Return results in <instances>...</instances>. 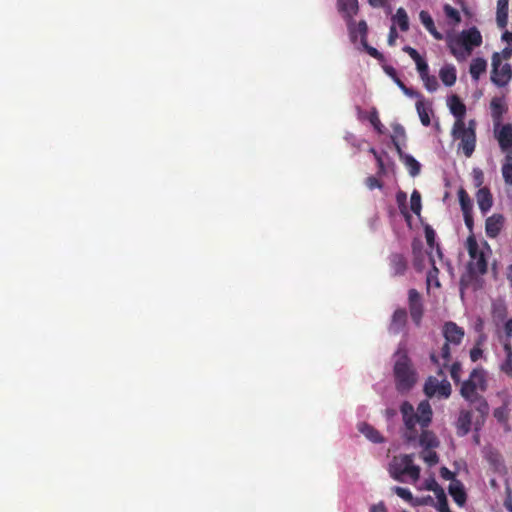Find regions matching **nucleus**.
Masks as SVG:
<instances>
[{"mask_svg": "<svg viewBox=\"0 0 512 512\" xmlns=\"http://www.w3.org/2000/svg\"><path fill=\"white\" fill-rule=\"evenodd\" d=\"M483 326H484L483 320L481 318H479V317L476 318V320L474 321V324H473L474 330L477 333H481L482 330H483Z\"/></svg>", "mask_w": 512, "mask_h": 512, "instance_id": "338daca9", "label": "nucleus"}, {"mask_svg": "<svg viewBox=\"0 0 512 512\" xmlns=\"http://www.w3.org/2000/svg\"><path fill=\"white\" fill-rule=\"evenodd\" d=\"M482 44V35L476 27L462 30L447 37V46L457 61H465Z\"/></svg>", "mask_w": 512, "mask_h": 512, "instance_id": "7ed1b4c3", "label": "nucleus"}, {"mask_svg": "<svg viewBox=\"0 0 512 512\" xmlns=\"http://www.w3.org/2000/svg\"><path fill=\"white\" fill-rule=\"evenodd\" d=\"M476 200L480 211L486 214L492 207V195L488 188H480L476 193Z\"/></svg>", "mask_w": 512, "mask_h": 512, "instance_id": "a211bd4d", "label": "nucleus"}, {"mask_svg": "<svg viewBox=\"0 0 512 512\" xmlns=\"http://www.w3.org/2000/svg\"><path fill=\"white\" fill-rule=\"evenodd\" d=\"M390 267L394 275H403L407 269V261L401 254H392L390 256Z\"/></svg>", "mask_w": 512, "mask_h": 512, "instance_id": "4be33fe9", "label": "nucleus"}, {"mask_svg": "<svg viewBox=\"0 0 512 512\" xmlns=\"http://www.w3.org/2000/svg\"><path fill=\"white\" fill-rule=\"evenodd\" d=\"M392 491L402 498L403 500L407 501L411 505H413L414 497L411 493V491L408 488L400 487V486H394L392 488Z\"/></svg>", "mask_w": 512, "mask_h": 512, "instance_id": "a19ab883", "label": "nucleus"}, {"mask_svg": "<svg viewBox=\"0 0 512 512\" xmlns=\"http://www.w3.org/2000/svg\"><path fill=\"white\" fill-rule=\"evenodd\" d=\"M488 388L487 373L481 368H475L460 388L461 396L477 412L474 421L475 430H479L489 414V404L483 397Z\"/></svg>", "mask_w": 512, "mask_h": 512, "instance_id": "f03ea898", "label": "nucleus"}, {"mask_svg": "<svg viewBox=\"0 0 512 512\" xmlns=\"http://www.w3.org/2000/svg\"><path fill=\"white\" fill-rule=\"evenodd\" d=\"M404 162L411 176H416L420 172V163L411 155H405Z\"/></svg>", "mask_w": 512, "mask_h": 512, "instance_id": "4c0bfd02", "label": "nucleus"}, {"mask_svg": "<svg viewBox=\"0 0 512 512\" xmlns=\"http://www.w3.org/2000/svg\"><path fill=\"white\" fill-rule=\"evenodd\" d=\"M419 18L423 26L433 35V37L437 40H442L443 35L437 31L434 21L431 15L427 11H421L419 13Z\"/></svg>", "mask_w": 512, "mask_h": 512, "instance_id": "b1692460", "label": "nucleus"}, {"mask_svg": "<svg viewBox=\"0 0 512 512\" xmlns=\"http://www.w3.org/2000/svg\"><path fill=\"white\" fill-rule=\"evenodd\" d=\"M403 93L411 98H417L418 100L423 99L422 95L419 92L408 87L404 89Z\"/></svg>", "mask_w": 512, "mask_h": 512, "instance_id": "680f3d73", "label": "nucleus"}, {"mask_svg": "<svg viewBox=\"0 0 512 512\" xmlns=\"http://www.w3.org/2000/svg\"><path fill=\"white\" fill-rule=\"evenodd\" d=\"M494 135L505 155L512 153V124H494Z\"/></svg>", "mask_w": 512, "mask_h": 512, "instance_id": "f8f14e48", "label": "nucleus"}, {"mask_svg": "<svg viewBox=\"0 0 512 512\" xmlns=\"http://www.w3.org/2000/svg\"><path fill=\"white\" fill-rule=\"evenodd\" d=\"M428 263L431 265V269L427 273V285L428 287H430L431 285L439 287L440 282L438 280V268L436 266V260L433 254L429 255Z\"/></svg>", "mask_w": 512, "mask_h": 512, "instance_id": "cd10ccee", "label": "nucleus"}, {"mask_svg": "<svg viewBox=\"0 0 512 512\" xmlns=\"http://www.w3.org/2000/svg\"><path fill=\"white\" fill-rule=\"evenodd\" d=\"M366 185L367 187L370 189V190H373L375 188H379L381 189L382 188V184L381 182L377 179V177L375 176H369L367 179H366Z\"/></svg>", "mask_w": 512, "mask_h": 512, "instance_id": "864d4df0", "label": "nucleus"}, {"mask_svg": "<svg viewBox=\"0 0 512 512\" xmlns=\"http://www.w3.org/2000/svg\"><path fill=\"white\" fill-rule=\"evenodd\" d=\"M501 54V60L502 59H509L511 56H512V47L511 46H507L505 47L501 52H499Z\"/></svg>", "mask_w": 512, "mask_h": 512, "instance_id": "69168bd1", "label": "nucleus"}, {"mask_svg": "<svg viewBox=\"0 0 512 512\" xmlns=\"http://www.w3.org/2000/svg\"><path fill=\"white\" fill-rule=\"evenodd\" d=\"M496 21L500 28H505L508 21V0H497Z\"/></svg>", "mask_w": 512, "mask_h": 512, "instance_id": "a878e982", "label": "nucleus"}, {"mask_svg": "<svg viewBox=\"0 0 512 512\" xmlns=\"http://www.w3.org/2000/svg\"><path fill=\"white\" fill-rule=\"evenodd\" d=\"M433 498L431 496H426L422 498H414L413 505L412 506H422V505H428L433 504Z\"/></svg>", "mask_w": 512, "mask_h": 512, "instance_id": "5fc2aeb1", "label": "nucleus"}, {"mask_svg": "<svg viewBox=\"0 0 512 512\" xmlns=\"http://www.w3.org/2000/svg\"><path fill=\"white\" fill-rule=\"evenodd\" d=\"M393 131H394V136L392 137V141H393L394 145L396 146L397 150L400 151V147L397 142V138H404L405 130L401 125L397 124L393 127Z\"/></svg>", "mask_w": 512, "mask_h": 512, "instance_id": "09e8293b", "label": "nucleus"}, {"mask_svg": "<svg viewBox=\"0 0 512 512\" xmlns=\"http://www.w3.org/2000/svg\"><path fill=\"white\" fill-rule=\"evenodd\" d=\"M448 105L451 113L456 117V121L464 120L466 107L457 96H451L448 99Z\"/></svg>", "mask_w": 512, "mask_h": 512, "instance_id": "5701e85b", "label": "nucleus"}, {"mask_svg": "<svg viewBox=\"0 0 512 512\" xmlns=\"http://www.w3.org/2000/svg\"><path fill=\"white\" fill-rule=\"evenodd\" d=\"M487 61L484 58L477 57L471 61L469 73L474 81H478L480 76L486 72Z\"/></svg>", "mask_w": 512, "mask_h": 512, "instance_id": "aec40b11", "label": "nucleus"}, {"mask_svg": "<svg viewBox=\"0 0 512 512\" xmlns=\"http://www.w3.org/2000/svg\"><path fill=\"white\" fill-rule=\"evenodd\" d=\"M448 491L457 505H459L460 507L465 505L467 500V494L465 492L463 484L459 480L451 482Z\"/></svg>", "mask_w": 512, "mask_h": 512, "instance_id": "f3484780", "label": "nucleus"}, {"mask_svg": "<svg viewBox=\"0 0 512 512\" xmlns=\"http://www.w3.org/2000/svg\"><path fill=\"white\" fill-rule=\"evenodd\" d=\"M359 431L373 443L384 442V438L381 436L379 431L367 423H361L359 425Z\"/></svg>", "mask_w": 512, "mask_h": 512, "instance_id": "393cba45", "label": "nucleus"}, {"mask_svg": "<svg viewBox=\"0 0 512 512\" xmlns=\"http://www.w3.org/2000/svg\"><path fill=\"white\" fill-rule=\"evenodd\" d=\"M403 51L406 52L413 60H418L420 54L416 51V49L410 46H404Z\"/></svg>", "mask_w": 512, "mask_h": 512, "instance_id": "052dcab7", "label": "nucleus"}, {"mask_svg": "<svg viewBox=\"0 0 512 512\" xmlns=\"http://www.w3.org/2000/svg\"><path fill=\"white\" fill-rule=\"evenodd\" d=\"M471 424L472 411L462 409L456 422L457 435L461 437L467 435L471 430Z\"/></svg>", "mask_w": 512, "mask_h": 512, "instance_id": "2eb2a0df", "label": "nucleus"}, {"mask_svg": "<svg viewBox=\"0 0 512 512\" xmlns=\"http://www.w3.org/2000/svg\"><path fill=\"white\" fill-rule=\"evenodd\" d=\"M416 110L422 125L428 127L431 124L430 115L432 114L430 103L420 99L416 103Z\"/></svg>", "mask_w": 512, "mask_h": 512, "instance_id": "6ab92c4d", "label": "nucleus"}, {"mask_svg": "<svg viewBox=\"0 0 512 512\" xmlns=\"http://www.w3.org/2000/svg\"><path fill=\"white\" fill-rule=\"evenodd\" d=\"M425 237H426V241H427V244L428 246L433 250L434 248H436V255L438 256L439 260L441 261L442 260V252L440 250V247L439 245H436L435 244V239H436V233L435 231L427 226L425 228Z\"/></svg>", "mask_w": 512, "mask_h": 512, "instance_id": "c9c22d12", "label": "nucleus"}, {"mask_svg": "<svg viewBox=\"0 0 512 512\" xmlns=\"http://www.w3.org/2000/svg\"><path fill=\"white\" fill-rule=\"evenodd\" d=\"M503 505L508 512H512V489L508 480L505 483V499Z\"/></svg>", "mask_w": 512, "mask_h": 512, "instance_id": "a18cd8bd", "label": "nucleus"}, {"mask_svg": "<svg viewBox=\"0 0 512 512\" xmlns=\"http://www.w3.org/2000/svg\"><path fill=\"white\" fill-rule=\"evenodd\" d=\"M440 475L445 480H450L451 482L456 481L455 474L450 471L447 467H442L440 469Z\"/></svg>", "mask_w": 512, "mask_h": 512, "instance_id": "6e6d98bb", "label": "nucleus"}, {"mask_svg": "<svg viewBox=\"0 0 512 512\" xmlns=\"http://www.w3.org/2000/svg\"><path fill=\"white\" fill-rule=\"evenodd\" d=\"M338 7L346 17L351 18L357 12L358 0H338Z\"/></svg>", "mask_w": 512, "mask_h": 512, "instance_id": "c756f323", "label": "nucleus"}, {"mask_svg": "<svg viewBox=\"0 0 512 512\" xmlns=\"http://www.w3.org/2000/svg\"><path fill=\"white\" fill-rule=\"evenodd\" d=\"M434 484L436 488L429 487V490H432L436 493L437 503L435 506L437 510L439 512H451L444 490L437 483Z\"/></svg>", "mask_w": 512, "mask_h": 512, "instance_id": "bb28decb", "label": "nucleus"}, {"mask_svg": "<svg viewBox=\"0 0 512 512\" xmlns=\"http://www.w3.org/2000/svg\"><path fill=\"white\" fill-rule=\"evenodd\" d=\"M465 247L469 254L468 270L472 275H482L487 271V261L491 255V248L487 242H478L474 235H470Z\"/></svg>", "mask_w": 512, "mask_h": 512, "instance_id": "20e7f679", "label": "nucleus"}, {"mask_svg": "<svg viewBox=\"0 0 512 512\" xmlns=\"http://www.w3.org/2000/svg\"><path fill=\"white\" fill-rule=\"evenodd\" d=\"M421 80L423 81L425 88L429 92H435L439 87L438 81L436 77L433 75L427 74L421 77Z\"/></svg>", "mask_w": 512, "mask_h": 512, "instance_id": "79ce46f5", "label": "nucleus"}, {"mask_svg": "<svg viewBox=\"0 0 512 512\" xmlns=\"http://www.w3.org/2000/svg\"><path fill=\"white\" fill-rule=\"evenodd\" d=\"M504 217L501 214H493L485 222V232L490 238H495L501 232L504 226Z\"/></svg>", "mask_w": 512, "mask_h": 512, "instance_id": "ddd939ff", "label": "nucleus"}, {"mask_svg": "<svg viewBox=\"0 0 512 512\" xmlns=\"http://www.w3.org/2000/svg\"><path fill=\"white\" fill-rule=\"evenodd\" d=\"M502 176L506 184L512 185V153L505 155V161L502 165Z\"/></svg>", "mask_w": 512, "mask_h": 512, "instance_id": "2f4dec72", "label": "nucleus"}, {"mask_svg": "<svg viewBox=\"0 0 512 512\" xmlns=\"http://www.w3.org/2000/svg\"><path fill=\"white\" fill-rule=\"evenodd\" d=\"M394 376L396 389L401 392H408L417 381V373L407 354H403L394 365Z\"/></svg>", "mask_w": 512, "mask_h": 512, "instance_id": "0eeeda50", "label": "nucleus"}, {"mask_svg": "<svg viewBox=\"0 0 512 512\" xmlns=\"http://www.w3.org/2000/svg\"><path fill=\"white\" fill-rule=\"evenodd\" d=\"M378 165V175L381 176L386 173L385 164L382 160L381 156H377V159H375Z\"/></svg>", "mask_w": 512, "mask_h": 512, "instance_id": "0e129e2a", "label": "nucleus"}, {"mask_svg": "<svg viewBox=\"0 0 512 512\" xmlns=\"http://www.w3.org/2000/svg\"><path fill=\"white\" fill-rule=\"evenodd\" d=\"M358 31L360 33V48L364 49L370 56L380 59L382 57L381 53L367 44L368 26L364 20L358 23Z\"/></svg>", "mask_w": 512, "mask_h": 512, "instance_id": "4468645a", "label": "nucleus"}, {"mask_svg": "<svg viewBox=\"0 0 512 512\" xmlns=\"http://www.w3.org/2000/svg\"><path fill=\"white\" fill-rule=\"evenodd\" d=\"M473 183L475 187H481L484 181V175L481 169L474 168L472 171Z\"/></svg>", "mask_w": 512, "mask_h": 512, "instance_id": "8fccbe9b", "label": "nucleus"}, {"mask_svg": "<svg viewBox=\"0 0 512 512\" xmlns=\"http://www.w3.org/2000/svg\"><path fill=\"white\" fill-rule=\"evenodd\" d=\"M443 334L446 340L443 352H448L451 346L454 348L461 343L464 337V330L454 322H447L444 325Z\"/></svg>", "mask_w": 512, "mask_h": 512, "instance_id": "9b49d317", "label": "nucleus"}, {"mask_svg": "<svg viewBox=\"0 0 512 512\" xmlns=\"http://www.w3.org/2000/svg\"><path fill=\"white\" fill-rule=\"evenodd\" d=\"M443 10L446 18L449 20V23L452 26H456L461 22V15L459 11L453 8L451 5L445 4L443 6Z\"/></svg>", "mask_w": 512, "mask_h": 512, "instance_id": "f704fd0d", "label": "nucleus"}, {"mask_svg": "<svg viewBox=\"0 0 512 512\" xmlns=\"http://www.w3.org/2000/svg\"><path fill=\"white\" fill-rule=\"evenodd\" d=\"M390 476L399 482H405L408 477L412 483L420 478V467L414 464L412 454L394 456L389 464Z\"/></svg>", "mask_w": 512, "mask_h": 512, "instance_id": "39448f33", "label": "nucleus"}, {"mask_svg": "<svg viewBox=\"0 0 512 512\" xmlns=\"http://www.w3.org/2000/svg\"><path fill=\"white\" fill-rule=\"evenodd\" d=\"M408 301L409 304L422 302L420 294L415 289L409 290Z\"/></svg>", "mask_w": 512, "mask_h": 512, "instance_id": "4d7b16f0", "label": "nucleus"}, {"mask_svg": "<svg viewBox=\"0 0 512 512\" xmlns=\"http://www.w3.org/2000/svg\"><path fill=\"white\" fill-rule=\"evenodd\" d=\"M491 114L495 123H500L502 115L506 112V107L502 99L494 98L491 101Z\"/></svg>", "mask_w": 512, "mask_h": 512, "instance_id": "c85d7f7f", "label": "nucleus"}, {"mask_svg": "<svg viewBox=\"0 0 512 512\" xmlns=\"http://www.w3.org/2000/svg\"><path fill=\"white\" fill-rule=\"evenodd\" d=\"M491 82L497 87H505L512 80V67L508 63L501 62V54L494 52L492 55Z\"/></svg>", "mask_w": 512, "mask_h": 512, "instance_id": "6e6552de", "label": "nucleus"}, {"mask_svg": "<svg viewBox=\"0 0 512 512\" xmlns=\"http://www.w3.org/2000/svg\"><path fill=\"white\" fill-rule=\"evenodd\" d=\"M409 310L412 320L416 325H419L423 315L422 302L409 304Z\"/></svg>", "mask_w": 512, "mask_h": 512, "instance_id": "e433bc0d", "label": "nucleus"}, {"mask_svg": "<svg viewBox=\"0 0 512 512\" xmlns=\"http://www.w3.org/2000/svg\"><path fill=\"white\" fill-rule=\"evenodd\" d=\"M488 461L495 467V469H499L500 467H504L501 456L498 453L491 452L488 455Z\"/></svg>", "mask_w": 512, "mask_h": 512, "instance_id": "3c124183", "label": "nucleus"}, {"mask_svg": "<svg viewBox=\"0 0 512 512\" xmlns=\"http://www.w3.org/2000/svg\"><path fill=\"white\" fill-rule=\"evenodd\" d=\"M393 21L399 25L402 31L409 29V19L404 8L397 9L396 14L393 16Z\"/></svg>", "mask_w": 512, "mask_h": 512, "instance_id": "72a5a7b5", "label": "nucleus"}, {"mask_svg": "<svg viewBox=\"0 0 512 512\" xmlns=\"http://www.w3.org/2000/svg\"><path fill=\"white\" fill-rule=\"evenodd\" d=\"M439 77L444 85H454L457 79L455 66L452 64H445L439 71Z\"/></svg>", "mask_w": 512, "mask_h": 512, "instance_id": "412c9836", "label": "nucleus"}, {"mask_svg": "<svg viewBox=\"0 0 512 512\" xmlns=\"http://www.w3.org/2000/svg\"><path fill=\"white\" fill-rule=\"evenodd\" d=\"M410 204H411V210L415 214H420V210H421V195H420V193L418 191L414 190L413 193L411 194Z\"/></svg>", "mask_w": 512, "mask_h": 512, "instance_id": "37998d69", "label": "nucleus"}, {"mask_svg": "<svg viewBox=\"0 0 512 512\" xmlns=\"http://www.w3.org/2000/svg\"><path fill=\"white\" fill-rule=\"evenodd\" d=\"M348 31L351 42L360 49V33L358 31V24L356 25L352 20L348 21Z\"/></svg>", "mask_w": 512, "mask_h": 512, "instance_id": "58836bf2", "label": "nucleus"}, {"mask_svg": "<svg viewBox=\"0 0 512 512\" xmlns=\"http://www.w3.org/2000/svg\"><path fill=\"white\" fill-rule=\"evenodd\" d=\"M431 360L439 365L438 374L440 376H445V369L449 370L450 376L455 383L460 381L461 376V364L459 362H453L449 366L450 356L451 354H430Z\"/></svg>", "mask_w": 512, "mask_h": 512, "instance_id": "9d476101", "label": "nucleus"}, {"mask_svg": "<svg viewBox=\"0 0 512 512\" xmlns=\"http://www.w3.org/2000/svg\"><path fill=\"white\" fill-rule=\"evenodd\" d=\"M397 37H398V33L396 31L395 26H391L390 31H389V35H388V44L390 46L395 45Z\"/></svg>", "mask_w": 512, "mask_h": 512, "instance_id": "bf43d9fd", "label": "nucleus"}, {"mask_svg": "<svg viewBox=\"0 0 512 512\" xmlns=\"http://www.w3.org/2000/svg\"><path fill=\"white\" fill-rule=\"evenodd\" d=\"M370 512H388L384 502H379L370 507Z\"/></svg>", "mask_w": 512, "mask_h": 512, "instance_id": "e2e57ef3", "label": "nucleus"}, {"mask_svg": "<svg viewBox=\"0 0 512 512\" xmlns=\"http://www.w3.org/2000/svg\"><path fill=\"white\" fill-rule=\"evenodd\" d=\"M407 322V313L405 309H397L394 311L388 330L391 334L400 333Z\"/></svg>", "mask_w": 512, "mask_h": 512, "instance_id": "dca6fc26", "label": "nucleus"}, {"mask_svg": "<svg viewBox=\"0 0 512 512\" xmlns=\"http://www.w3.org/2000/svg\"><path fill=\"white\" fill-rule=\"evenodd\" d=\"M431 449L432 448L423 449V451L421 452V458L429 466H434L438 463L439 457H438L437 453Z\"/></svg>", "mask_w": 512, "mask_h": 512, "instance_id": "ea45409f", "label": "nucleus"}, {"mask_svg": "<svg viewBox=\"0 0 512 512\" xmlns=\"http://www.w3.org/2000/svg\"><path fill=\"white\" fill-rule=\"evenodd\" d=\"M368 119L377 132L383 133L384 126L381 124L378 113L375 109L370 113Z\"/></svg>", "mask_w": 512, "mask_h": 512, "instance_id": "de8ad7c7", "label": "nucleus"}, {"mask_svg": "<svg viewBox=\"0 0 512 512\" xmlns=\"http://www.w3.org/2000/svg\"><path fill=\"white\" fill-rule=\"evenodd\" d=\"M431 253L426 255L422 252L421 248H418L417 245L413 244V255H414V267L418 271H422L426 268L425 261L428 262V257Z\"/></svg>", "mask_w": 512, "mask_h": 512, "instance_id": "7c9ffc66", "label": "nucleus"}, {"mask_svg": "<svg viewBox=\"0 0 512 512\" xmlns=\"http://www.w3.org/2000/svg\"><path fill=\"white\" fill-rule=\"evenodd\" d=\"M494 417L499 422H506L508 419V411L506 407H499L494 410Z\"/></svg>", "mask_w": 512, "mask_h": 512, "instance_id": "603ef678", "label": "nucleus"}, {"mask_svg": "<svg viewBox=\"0 0 512 512\" xmlns=\"http://www.w3.org/2000/svg\"><path fill=\"white\" fill-rule=\"evenodd\" d=\"M405 432L404 438L407 442H414L417 439L424 449L435 448L439 441L433 432L427 430L432 421V408L428 400L419 403L417 411L408 401H404L400 406Z\"/></svg>", "mask_w": 512, "mask_h": 512, "instance_id": "f257e3e1", "label": "nucleus"}, {"mask_svg": "<svg viewBox=\"0 0 512 512\" xmlns=\"http://www.w3.org/2000/svg\"><path fill=\"white\" fill-rule=\"evenodd\" d=\"M459 203L463 214L471 213L473 208L472 200L464 189L458 191Z\"/></svg>", "mask_w": 512, "mask_h": 512, "instance_id": "473e14b6", "label": "nucleus"}, {"mask_svg": "<svg viewBox=\"0 0 512 512\" xmlns=\"http://www.w3.org/2000/svg\"><path fill=\"white\" fill-rule=\"evenodd\" d=\"M442 377L443 378L439 380L436 377L430 376L426 380L424 385V393L429 398L434 396L439 398H448L451 395V385L445 376Z\"/></svg>", "mask_w": 512, "mask_h": 512, "instance_id": "1a4fd4ad", "label": "nucleus"}, {"mask_svg": "<svg viewBox=\"0 0 512 512\" xmlns=\"http://www.w3.org/2000/svg\"><path fill=\"white\" fill-rule=\"evenodd\" d=\"M414 62L416 64V68L420 75V78L429 74V66L423 57L420 56L418 60H414Z\"/></svg>", "mask_w": 512, "mask_h": 512, "instance_id": "49530a36", "label": "nucleus"}, {"mask_svg": "<svg viewBox=\"0 0 512 512\" xmlns=\"http://www.w3.org/2000/svg\"><path fill=\"white\" fill-rule=\"evenodd\" d=\"M506 315V307L502 302H495L493 304V316L495 319L503 320Z\"/></svg>", "mask_w": 512, "mask_h": 512, "instance_id": "c03bdc74", "label": "nucleus"}, {"mask_svg": "<svg viewBox=\"0 0 512 512\" xmlns=\"http://www.w3.org/2000/svg\"><path fill=\"white\" fill-rule=\"evenodd\" d=\"M507 359L506 361L502 364V370L511 375L512 374V354H507Z\"/></svg>", "mask_w": 512, "mask_h": 512, "instance_id": "13d9d810", "label": "nucleus"}, {"mask_svg": "<svg viewBox=\"0 0 512 512\" xmlns=\"http://www.w3.org/2000/svg\"><path fill=\"white\" fill-rule=\"evenodd\" d=\"M505 334L512 337V317L504 325Z\"/></svg>", "mask_w": 512, "mask_h": 512, "instance_id": "774afa93", "label": "nucleus"}, {"mask_svg": "<svg viewBox=\"0 0 512 512\" xmlns=\"http://www.w3.org/2000/svg\"><path fill=\"white\" fill-rule=\"evenodd\" d=\"M476 122L470 120L468 125L464 120L455 121L451 134L455 140H459L458 150H462L466 157H471L476 147Z\"/></svg>", "mask_w": 512, "mask_h": 512, "instance_id": "423d86ee", "label": "nucleus"}]
</instances>
